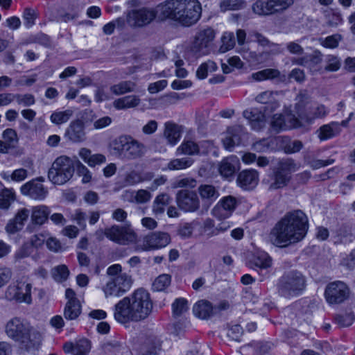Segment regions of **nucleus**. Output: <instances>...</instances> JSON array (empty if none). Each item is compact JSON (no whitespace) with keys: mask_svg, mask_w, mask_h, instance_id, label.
Wrapping results in <instances>:
<instances>
[{"mask_svg":"<svg viewBox=\"0 0 355 355\" xmlns=\"http://www.w3.org/2000/svg\"><path fill=\"white\" fill-rule=\"evenodd\" d=\"M308 228V218L303 211H290L272 227L269 236L270 241L277 247H286L302 241Z\"/></svg>","mask_w":355,"mask_h":355,"instance_id":"1","label":"nucleus"},{"mask_svg":"<svg viewBox=\"0 0 355 355\" xmlns=\"http://www.w3.org/2000/svg\"><path fill=\"white\" fill-rule=\"evenodd\" d=\"M153 307L150 293L140 288L115 304L114 316L121 324L137 322L146 319L151 313Z\"/></svg>","mask_w":355,"mask_h":355,"instance_id":"2","label":"nucleus"},{"mask_svg":"<svg viewBox=\"0 0 355 355\" xmlns=\"http://www.w3.org/2000/svg\"><path fill=\"white\" fill-rule=\"evenodd\" d=\"M159 20H172L184 27L196 24L201 17L198 0H166L158 5Z\"/></svg>","mask_w":355,"mask_h":355,"instance_id":"3","label":"nucleus"},{"mask_svg":"<svg viewBox=\"0 0 355 355\" xmlns=\"http://www.w3.org/2000/svg\"><path fill=\"white\" fill-rule=\"evenodd\" d=\"M6 332L9 338L20 343L21 349L28 352L37 350L42 344V334L19 318L8 322Z\"/></svg>","mask_w":355,"mask_h":355,"instance_id":"4","label":"nucleus"},{"mask_svg":"<svg viewBox=\"0 0 355 355\" xmlns=\"http://www.w3.org/2000/svg\"><path fill=\"white\" fill-rule=\"evenodd\" d=\"M306 286V277L297 270L285 272L278 279L277 291L279 295L286 299L302 294Z\"/></svg>","mask_w":355,"mask_h":355,"instance_id":"5","label":"nucleus"},{"mask_svg":"<svg viewBox=\"0 0 355 355\" xmlns=\"http://www.w3.org/2000/svg\"><path fill=\"white\" fill-rule=\"evenodd\" d=\"M75 164L70 157H58L49 171V180L54 184H64L73 176Z\"/></svg>","mask_w":355,"mask_h":355,"instance_id":"6","label":"nucleus"},{"mask_svg":"<svg viewBox=\"0 0 355 355\" xmlns=\"http://www.w3.org/2000/svg\"><path fill=\"white\" fill-rule=\"evenodd\" d=\"M146 150L147 148L143 143L128 135L120 136L110 144V153L114 155H141Z\"/></svg>","mask_w":355,"mask_h":355,"instance_id":"7","label":"nucleus"},{"mask_svg":"<svg viewBox=\"0 0 355 355\" xmlns=\"http://www.w3.org/2000/svg\"><path fill=\"white\" fill-rule=\"evenodd\" d=\"M298 102L295 104V110L298 117L294 115L289 116V120L292 123L293 127H299L302 125L300 120L309 122L315 119L323 118L327 114V111L324 105H320L311 108L309 112L304 110L306 106V95L300 94L297 96Z\"/></svg>","mask_w":355,"mask_h":355,"instance_id":"8","label":"nucleus"},{"mask_svg":"<svg viewBox=\"0 0 355 355\" xmlns=\"http://www.w3.org/2000/svg\"><path fill=\"white\" fill-rule=\"evenodd\" d=\"M293 2V0H256L252 5V10L259 16H270L282 13Z\"/></svg>","mask_w":355,"mask_h":355,"instance_id":"9","label":"nucleus"},{"mask_svg":"<svg viewBox=\"0 0 355 355\" xmlns=\"http://www.w3.org/2000/svg\"><path fill=\"white\" fill-rule=\"evenodd\" d=\"M132 283L131 275L123 272L116 277H110L102 289L106 297H120L130 289Z\"/></svg>","mask_w":355,"mask_h":355,"instance_id":"10","label":"nucleus"},{"mask_svg":"<svg viewBox=\"0 0 355 355\" xmlns=\"http://www.w3.org/2000/svg\"><path fill=\"white\" fill-rule=\"evenodd\" d=\"M104 234L110 241L120 245H128L137 240V234L130 225H114L105 228Z\"/></svg>","mask_w":355,"mask_h":355,"instance_id":"11","label":"nucleus"},{"mask_svg":"<svg viewBox=\"0 0 355 355\" xmlns=\"http://www.w3.org/2000/svg\"><path fill=\"white\" fill-rule=\"evenodd\" d=\"M158 6L155 9L142 7L130 10L127 15V21L133 27H143L150 24L156 17L159 19Z\"/></svg>","mask_w":355,"mask_h":355,"instance_id":"12","label":"nucleus"},{"mask_svg":"<svg viewBox=\"0 0 355 355\" xmlns=\"http://www.w3.org/2000/svg\"><path fill=\"white\" fill-rule=\"evenodd\" d=\"M349 288L342 281L329 283L324 291L326 301L331 305L343 303L349 298Z\"/></svg>","mask_w":355,"mask_h":355,"instance_id":"13","label":"nucleus"},{"mask_svg":"<svg viewBox=\"0 0 355 355\" xmlns=\"http://www.w3.org/2000/svg\"><path fill=\"white\" fill-rule=\"evenodd\" d=\"M215 31L210 27L198 31L190 45L191 52L197 57L207 54L209 46L215 38Z\"/></svg>","mask_w":355,"mask_h":355,"instance_id":"14","label":"nucleus"},{"mask_svg":"<svg viewBox=\"0 0 355 355\" xmlns=\"http://www.w3.org/2000/svg\"><path fill=\"white\" fill-rule=\"evenodd\" d=\"M295 170V164L291 159H282L277 166L273 168L275 182L271 185L273 189L285 186L291 178V173Z\"/></svg>","mask_w":355,"mask_h":355,"instance_id":"15","label":"nucleus"},{"mask_svg":"<svg viewBox=\"0 0 355 355\" xmlns=\"http://www.w3.org/2000/svg\"><path fill=\"white\" fill-rule=\"evenodd\" d=\"M178 207L185 212H194L200 208V200L197 193L189 189L179 191L175 197Z\"/></svg>","mask_w":355,"mask_h":355,"instance_id":"16","label":"nucleus"},{"mask_svg":"<svg viewBox=\"0 0 355 355\" xmlns=\"http://www.w3.org/2000/svg\"><path fill=\"white\" fill-rule=\"evenodd\" d=\"M31 290V284L21 282L17 285H10L6 290V296L10 300L31 304L32 303Z\"/></svg>","mask_w":355,"mask_h":355,"instance_id":"17","label":"nucleus"},{"mask_svg":"<svg viewBox=\"0 0 355 355\" xmlns=\"http://www.w3.org/2000/svg\"><path fill=\"white\" fill-rule=\"evenodd\" d=\"M171 241V236L166 232H151L144 237L142 250L148 251L160 249L168 245Z\"/></svg>","mask_w":355,"mask_h":355,"instance_id":"18","label":"nucleus"},{"mask_svg":"<svg viewBox=\"0 0 355 355\" xmlns=\"http://www.w3.org/2000/svg\"><path fill=\"white\" fill-rule=\"evenodd\" d=\"M247 133L243 126L235 125L229 127L223 139V144L225 149L232 151L235 146L240 145L246 138Z\"/></svg>","mask_w":355,"mask_h":355,"instance_id":"19","label":"nucleus"},{"mask_svg":"<svg viewBox=\"0 0 355 355\" xmlns=\"http://www.w3.org/2000/svg\"><path fill=\"white\" fill-rule=\"evenodd\" d=\"M24 196L36 200H43L48 195V189L37 180H31L23 184L20 188Z\"/></svg>","mask_w":355,"mask_h":355,"instance_id":"20","label":"nucleus"},{"mask_svg":"<svg viewBox=\"0 0 355 355\" xmlns=\"http://www.w3.org/2000/svg\"><path fill=\"white\" fill-rule=\"evenodd\" d=\"M64 137L72 142L83 141L85 139L83 121L80 119L71 121L65 131Z\"/></svg>","mask_w":355,"mask_h":355,"instance_id":"21","label":"nucleus"},{"mask_svg":"<svg viewBox=\"0 0 355 355\" xmlns=\"http://www.w3.org/2000/svg\"><path fill=\"white\" fill-rule=\"evenodd\" d=\"M31 211L27 208H22L17 211L14 218L9 220L6 226V230L9 234H15L24 226L25 222L28 220Z\"/></svg>","mask_w":355,"mask_h":355,"instance_id":"22","label":"nucleus"},{"mask_svg":"<svg viewBox=\"0 0 355 355\" xmlns=\"http://www.w3.org/2000/svg\"><path fill=\"white\" fill-rule=\"evenodd\" d=\"M236 207V199L232 196L223 198L213 209V214L219 218L229 217Z\"/></svg>","mask_w":355,"mask_h":355,"instance_id":"23","label":"nucleus"},{"mask_svg":"<svg viewBox=\"0 0 355 355\" xmlns=\"http://www.w3.org/2000/svg\"><path fill=\"white\" fill-rule=\"evenodd\" d=\"M236 182L242 189L252 190L259 182L258 173L255 170H244L239 174Z\"/></svg>","mask_w":355,"mask_h":355,"instance_id":"24","label":"nucleus"},{"mask_svg":"<svg viewBox=\"0 0 355 355\" xmlns=\"http://www.w3.org/2000/svg\"><path fill=\"white\" fill-rule=\"evenodd\" d=\"M240 169L239 160L236 157H226L220 163L218 171L226 179L234 177L237 171Z\"/></svg>","mask_w":355,"mask_h":355,"instance_id":"25","label":"nucleus"},{"mask_svg":"<svg viewBox=\"0 0 355 355\" xmlns=\"http://www.w3.org/2000/svg\"><path fill=\"white\" fill-rule=\"evenodd\" d=\"M183 130L182 125L173 121H166L164 123L163 135L169 144L175 146L180 141Z\"/></svg>","mask_w":355,"mask_h":355,"instance_id":"26","label":"nucleus"},{"mask_svg":"<svg viewBox=\"0 0 355 355\" xmlns=\"http://www.w3.org/2000/svg\"><path fill=\"white\" fill-rule=\"evenodd\" d=\"M243 115L255 130H261L265 125V115L257 109L246 110Z\"/></svg>","mask_w":355,"mask_h":355,"instance_id":"27","label":"nucleus"},{"mask_svg":"<svg viewBox=\"0 0 355 355\" xmlns=\"http://www.w3.org/2000/svg\"><path fill=\"white\" fill-rule=\"evenodd\" d=\"M252 78L257 81H263L266 80H277L279 82H284L286 80V76L282 75L281 72L276 69H265L252 74Z\"/></svg>","mask_w":355,"mask_h":355,"instance_id":"28","label":"nucleus"},{"mask_svg":"<svg viewBox=\"0 0 355 355\" xmlns=\"http://www.w3.org/2000/svg\"><path fill=\"white\" fill-rule=\"evenodd\" d=\"M30 214L33 224L42 225L47 220L50 214V209L44 205H37L32 207Z\"/></svg>","mask_w":355,"mask_h":355,"instance_id":"29","label":"nucleus"},{"mask_svg":"<svg viewBox=\"0 0 355 355\" xmlns=\"http://www.w3.org/2000/svg\"><path fill=\"white\" fill-rule=\"evenodd\" d=\"M194 315L200 319H208L214 312V308L211 302L207 300H200L193 307Z\"/></svg>","mask_w":355,"mask_h":355,"instance_id":"30","label":"nucleus"},{"mask_svg":"<svg viewBox=\"0 0 355 355\" xmlns=\"http://www.w3.org/2000/svg\"><path fill=\"white\" fill-rule=\"evenodd\" d=\"M275 92L272 91H265L257 95L255 100L262 104L268 105L265 107V112L269 110L273 112L279 107V103L275 98Z\"/></svg>","mask_w":355,"mask_h":355,"instance_id":"31","label":"nucleus"},{"mask_svg":"<svg viewBox=\"0 0 355 355\" xmlns=\"http://www.w3.org/2000/svg\"><path fill=\"white\" fill-rule=\"evenodd\" d=\"M140 102L139 96L130 95L115 100L113 105L117 110H125L138 106Z\"/></svg>","mask_w":355,"mask_h":355,"instance_id":"32","label":"nucleus"},{"mask_svg":"<svg viewBox=\"0 0 355 355\" xmlns=\"http://www.w3.org/2000/svg\"><path fill=\"white\" fill-rule=\"evenodd\" d=\"M251 264L259 269H267L272 266V258L264 251H257L250 261Z\"/></svg>","mask_w":355,"mask_h":355,"instance_id":"33","label":"nucleus"},{"mask_svg":"<svg viewBox=\"0 0 355 355\" xmlns=\"http://www.w3.org/2000/svg\"><path fill=\"white\" fill-rule=\"evenodd\" d=\"M340 128L338 123L332 122L322 125L318 130V137L320 140H327L340 133Z\"/></svg>","mask_w":355,"mask_h":355,"instance_id":"34","label":"nucleus"},{"mask_svg":"<svg viewBox=\"0 0 355 355\" xmlns=\"http://www.w3.org/2000/svg\"><path fill=\"white\" fill-rule=\"evenodd\" d=\"M81 313L80 302H67L64 309V316L67 320H76Z\"/></svg>","mask_w":355,"mask_h":355,"instance_id":"35","label":"nucleus"},{"mask_svg":"<svg viewBox=\"0 0 355 355\" xmlns=\"http://www.w3.org/2000/svg\"><path fill=\"white\" fill-rule=\"evenodd\" d=\"M171 198L166 193L158 195L153 204V211L156 214H161L164 212L165 207L171 203Z\"/></svg>","mask_w":355,"mask_h":355,"instance_id":"36","label":"nucleus"},{"mask_svg":"<svg viewBox=\"0 0 355 355\" xmlns=\"http://www.w3.org/2000/svg\"><path fill=\"white\" fill-rule=\"evenodd\" d=\"M135 83L132 81H122L111 86L110 91L115 95H121L134 91Z\"/></svg>","mask_w":355,"mask_h":355,"instance_id":"37","label":"nucleus"},{"mask_svg":"<svg viewBox=\"0 0 355 355\" xmlns=\"http://www.w3.org/2000/svg\"><path fill=\"white\" fill-rule=\"evenodd\" d=\"M2 137L4 139L6 144V153H8V149L15 147L18 142V137L16 131L12 128H7L3 132Z\"/></svg>","mask_w":355,"mask_h":355,"instance_id":"38","label":"nucleus"},{"mask_svg":"<svg viewBox=\"0 0 355 355\" xmlns=\"http://www.w3.org/2000/svg\"><path fill=\"white\" fill-rule=\"evenodd\" d=\"M15 200V195L13 189H3L0 193V209H8Z\"/></svg>","mask_w":355,"mask_h":355,"instance_id":"39","label":"nucleus"},{"mask_svg":"<svg viewBox=\"0 0 355 355\" xmlns=\"http://www.w3.org/2000/svg\"><path fill=\"white\" fill-rule=\"evenodd\" d=\"M244 0H223L220 3V8L222 12L227 10H238L245 7Z\"/></svg>","mask_w":355,"mask_h":355,"instance_id":"40","label":"nucleus"},{"mask_svg":"<svg viewBox=\"0 0 355 355\" xmlns=\"http://www.w3.org/2000/svg\"><path fill=\"white\" fill-rule=\"evenodd\" d=\"M193 160L189 157L174 159L168 164L169 170H182L187 168L192 165Z\"/></svg>","mask_w":355,"mask_h":355,"instance_id":"41","label":"nucleus"},{"mask_svg":"<svg viewBox=\"0 0 355 355\" xmlns=\"http://www.w3.org/2000/svg\"><path fill=\"white\" fill-rule=\"evenodd\" d=\"M200 145L191 140H184L180 146L178 148V152L181 154L193 155L199 153Z\"/></svg>","mask_w":355,"mask_h":355,"instance_id":"42","label":"nucleus"},{"mask_svg":"<svg viewBox=\"0 0 355 355\" xmlns=\"http://www.w3.org/2000/svg\"><path fill=\"white\" fill-rule=\"evenodd\" d=\"M217 68V65L214 61L208 60L199 66L196 71V76L199 79H205L209 72H214Z\"/></svg>","mask_w":355,"mask_h":355,"instance_id":"43","label":"nucleus"},{"mask_svg":"<svg viewBox=\"0 0 355 355\" xmlns=\"http://www.w3.org/2000/svg\"><path fill=\"white\" fill-rule=\"evenodd\" d=\"M199 225L200 224L197 220H193L191 223H184L181 224L178 230V234L184 239L190 238L194 229L199 226Z\"/></svg>","mask_w":355,"mask_h":355,"instance_id":"44","label":"nucleus"},{"mask_svg":"<svg viewBox=\"0 0 355 355\" xmlns=\"http://www.w3.org/2000/svg\"><path fill=\"white\" fill-rule=\"evenodd\" d=\"M188 309V302L184 298H177L172 304L173 315L175 318L182 315Z\"/></svg>","mask_w":355,"mask_h":355,"instance_id":"45","label":"nucleus"},{"mask_svg":"<svg viewBox=\"0 0 355 355\" xmlns=\"http://www.w3.org/2000/svg\"><path fill=\"white\" fill-rule=\"evenodd\" d=\"M222 44L219 51L221 53H225L234 48L235 46L234 35L232 32H225L221 38Z\"/></svg>","mask_w":355,"mask_h":355,"instance_id":"46","label":"nucleus"},{"mask_svg":"<svg viewBox=\"0 0 355 355\" xmlns=\"http://www.w3.org/2000/svg\"><path fill=\"white\" fill-rule=\"evenodd\" d=\"M355 316L353 313H344L336 314L334 316V322L340 327H347L353 323Z\"/></svg>","mask_w":355,"mask_h":355,"instance_id":"47","label":"nucleus"},{"mask_svg":"<svg viewBox=\"0 0 355 355\" xmlns=\"http://www.w3.org/2000/svg\"><path fill=\"white\" fill-rule=\"evenodd\" d=\"M200 195L202 198L215 200L219 196L218 191L211 185H202L199 187Z\"/></svg>","mask_w":355,"mask_h":355,"instance_id":"48","label":"nucleus"},{"mask_svg":"<svg viewBox=\"0 0 355 355\" xmlns=\"http://www.w3.org/2000/svg\"><path fill=\"white\" fill-rule=\"evenodd\" d=\"M171 281V278L169 275H161L155 279L153 288L156 291H162L170 285Z\"/></svg>","mask_w":355,"mask_h":355,"instance_id":"49","label":"nucleus"},{"mask_svg":"<svg viewBox=\"0 0 355 355\" xmlns=\"http://www.w3.org/2000/svg\"><path fill=\"white\" fill-rule=\"evenodd\" d=\"M73 112L70 110H67L61 112H55L51 115V121L52 123L60 125L67 122L72 116Z\"/></svg>","mask_w":355,"mask_h":355,"instance_id":"50","label":"nucleus"},{"mask_svg":"<svg viewBox=\"0 0 355 355\" xmlns=\"http://www.w3.org/2000/svg\"><path fill=\"white\" fill-rule=\"evenodd\" d=\"M51 273L56 282H62L68 278L69 270L65 265H60L53 268Z\"/></svg>","mask_w":355,"mask_h":355,"instance_id":"51","label":"nucleus"},{"mask_svg":"<svg viewBox=\"0 0 355 355\" xmlns=\"http://www.w3.org/2000/svg\"><path fill=\"white\" fill-rule=\"evenodd\" d=\"M91 349V343L86 338L75 342V355H87Z\"/></svg>","mask_w":355,"mask_h":355,"instance_id":"52","label":"nucleus"},{"mask_svg":"<svg viewBox=\"0 0 355 355\" xmlns=\"http://www.w3.org/2000/svg\"><path fill=\"white\" fill-rule=\"evenodd\" d=\"M37 17L38 12L36 10L31 8H26L24 10L22 17L27 28H31L35 24V20Z\"/></svg>","mask_w":355,"mask_h":355,"instance_id":"53","label":"nucleus"},{"mask_svg":"<svg viewBox=\"0 0 355 355\" xmlns=\"http://www.w3.org/2000/svg\"><path fill=\"white\" fill-rule=\"evenodd\" d=\"M326 65L324 67V70L326 71H338L341 66V62L340 59L333 55H329L327 56L326 60Z\"/></svg>","mask_w":355,"mask_h":355,"instance_id":"54","label":"nucleus"},{"mask_svg":"<svg viewBox=\"0 0 355 355\" xmlns=\"http://www.w3.org/2000/svg\"><path fill=\"white\" fill-rule=\"evenodd\" d=\"M199 153L216 155L218 154V148L214 145L212 141H203L200 144Z\"/></svg>","mask_w":355,"mask_h":355,"instance_id":"55","label":"nucleus"},{"mask_svg":"<svg viewBox=\"0 0 355 355\" xmlns=\"http://www.w3.org/2000/svg\"><path fill=\"white\" fill-rule=\"evenodd\" d=\"M28 177V171L24 168H18L15 170L10 176L6 177L3 175V178L6 180L10 178L11 180L15 182H21Z\"/></svg>","mask_w":355,"mask_h":355,"instance_id":"56","label":"nucleus"},{"mask_svg":"<svg viewBox=\"0 0 355 355\" xmlns=\"http://www.w3.org/2000/svg\"><path fill=\"white\" fill-rule=\"evenodd\" d=\"M243 161L248 164L257 162L259 167H265L270 163V160L267 157H242Z\"/></svg>","mask_w":355,"mask_h":355,"instance_id":"57","label":"nucleus"},{"mask_svg":"<svg viewBox=\"0 0 355 355\" xmlns=\"http://www.w3.org/2000/svg\"><path fill=\"white\" fill-rule=\"evenodd\" d=\"M271 128L275 132H279L285 126V120L282 114H274L271 121Z\"/></svg>","mask_w":355,"mask_h":355,"instance_id":"58","label":"nucleus"},{"mask_svg":"<svg viewBox=\"0 0 355 355\" xmlns=\"http://www.w3.org/2000/svg\"><path fill=\"white\" fill-rule=\"evenodd\" d=\"M341 40L342 36L340 34H334L327 37L321 44L326 48L334 49L338 46Z\"/></svg>","mask_w":355,"mask_h":355,"instance_id":"59","label":"nucleus"},{"mask_svg":"<svg viewBox=\"0 0 355 355\" xmlns=\"http://www.w3.org/2000/svg\"><path fill=\"white\" fill-rule=\"evenodd\" d=\"M15 100L17 101L19 105H23L24 106H30L33 105L35 102L33 95L30 94H15Z\"/></svg>","mask_w":355,"mask_h":355,"instance_id":"60","label":"nucleus"},{"mask_svg":"<svg viewBox=\"0 0 355 355\" xmlns=\"http://www.w3.org/2000/svg\"><path fill=\"white\" fill-rule=\"evenodd\" d=\"M71 219L76 221L81 228L85 229L86 227L87 214L80 209H76L71 215Z\"/></svg>","mask_w":355,"mask_h":355,"instance_id":"61","label":"nucleus"},{"mask_svg":"<svg viewBox=\"0 0 355 355\" xmlns=\"http://www.w3.org/2000/svg\"><path fill=\"white\" fill-rule=\"evenodd\" d=\"M270 146L269 139H262L252 144V150L257 153H266Z\"/></svg>","mask_w":355,"mask_h":355,"instance_id":"62","label":"nucleus"},{"mask_svg":"<svg viewBox=\"0 0 355 355\" xmlns=\"http://www.w3.org/2000/svg\"><path fill=\"white\" fill-rule=\"evenodd\" d=\"M33 252V248L31 245L28 243H24L15 254V258L16 260L21 259L25 257H28Z\"/></svg>","mask_w":355,"mask_h":355,"instance_id":"63","label":"nucleus"},{"mask_svg":"<svg viewBox=\"0 0 355 355\" xmlns=\"http://www.w3.org/2000/svg\"><path fill=\"white\" fill-rule=\"evenodd\" d=\"M303 144L300 141H290L284 146V153L286 154H292L298 153L302 148Z\"/></svg>","mask_w":355,"mask_h":355,"instance_id":"64","label":"nucleus"}]
</instances>
